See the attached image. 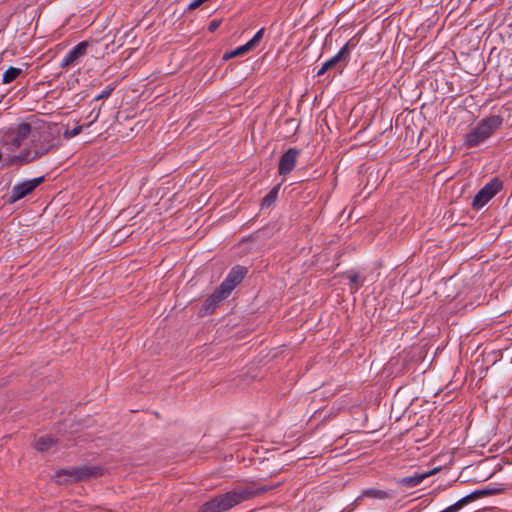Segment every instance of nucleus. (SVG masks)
Wrapping results in <instances>:
<instances>
[{
    "label": "nucleus",
    "mask_w": 512,
    "mask_h": 512,
    "mask_svg": "<svg viewBox=\"0 0 512 512\" xmlns=\"http://www.w3.org/2000/svg\"><path fill=\"white\" fill-rule=\"evenodd\" d=\"M246 273V268L240 265L234 266L218 288L229 296L232 290L244 279Z\"/></svg>",
    "instance_id": "6e6552de"
},
{
    "label": "nucleus",
    "mask_w": 512,
    "mask_h": 512,
    "mask_svg": "<svg viewBox=\"0 0 512 512\" xmlns=\"http://www.w3.org/2000/svg\"><path fill=\"white\" fill-rule=\"evenodd\" d=\"M55 442V439L51 436H42L35 442V448L38 451L44 452L49 450L55 444Z\"/></svg>",
    "instance_id": "4468645a"
},
{
    "label": "nucleus",
    "mask_w": 512,
    "mask_h": 512,
    "mask_svg": "<svg viewBox=\"0 0 512 512\" xmlns=\"http://www.w3.org/2000/svg\"><path fill=\"white\" fill-rule=\"evenodd\" d=\"M45 181V176H40L33 179H27L13 186L9 198L7 199L8 204H14L22 198L31 194L39 185Z\"/></svg>",
    "instance_id": "423d86ee"
},
{
    "label": "nucleus",
    "mask_w": 512,
    "mask_h": 512,
    "mask_svg": "<svg viewBox=\"0 0 512 512\" xmlns=\"http://www.w3.org/2000/svg\"><path fill=\"white\" fill-rule=\"evenodd\" d=\"M114 86H109L107 87L104 91H102L99 95H97L95 97V101H98V100H101V99H106L110 96V94L112 93V91L114 90Z\"/></svg>",
    "instance_id": "aec40b11"
},
{
    "label": "nucleus",
    "mask_w": 512,
    "mask_h": 512,
    "mask_svg": "<svg viewBox=\"0 0 512 512\" xmlns=\"http://www.w3.org/2000/svg\"><path fill=\"white\" fill-rule=\"evenodd\" d=\"M280 186L277 185L272 188L268 194L262 199L261 207L269 208L277 199L279 193Z\"/></svg>",
    "instance_id": "dca6fc26"
},
{
    "label": "nucleus",
    "mask_w": 512,
    "mask_h": 512,
    "mask_svg": "<svg viewBox=\"0 0 512 512\" xmlns=\"http://www.w3.org/2000/svg\"><path fill=\"white\" fill-rule=\"evenodd\" d=\"M233 51H234L235 57H236V56H240V54H239V52L237 51V49H234Z\"/></svg>",
    "instance_id": "c756f323"
},
{
    "label": "nucleus",
    "mask_w": 512,
    "mask_h": 512,
    "mask_svg": "<svg viewBox=\"0 0 512 512\" xmlns=\"http://www.w3.org/2000/svg\"><path fill=\"white\" fill-rule=\"evenodd\" d=\"M348 51L346 48H341L338 53L323 63L322 67L318 70L317 75L321 76L326 71L334 68L339 63H344V65L348 62Z\"/></svg>",
    "instance_id": "ddd939ff"
},
{
    "label": "nucleus",
    "mask_w": 512,
    "mask_h": 512,
    "mask_svg": "<svg viewBox=\"0 0 512 512\" xmlns=\"http://www.w3.org/2000/svg\"><path fill=\"white\" fill-rule=\"evenodd\" d=\"M394 495L390 491H384L376 488H368L364 489L361 494L355 499L354 504L356 506H360L363 504L364 500L366 498L369 499H378V500H385V499H392Z\"/></svg>",
    "instance_id": "9b49d317"
},
{
    "label": "nucleus",
    "mask_w": 512,
    "mask_h": 512,
    "mask_svg": "<svg viewBox=\"0 0 512 512\" xmlns=\"http://www.w3.org/2000/svg\"><path fill=\"white\" fill-rule=\"evenodd\" d=\"M482 490H483V492H491V495L497 494L499 492L498 489L489 488V487H485Z\"/></svg>",
    "instance_id": "bb28decb"
},
{
    "label": "nucleus",
    "mask_w": 512,
    "mask_h": 512,
    "mask_svg": "<svg viewBox=\"0 0 512 512\" xmlns=\"http://www.w3.org/2000/svg\"><path fill=\"white\" fill-rule=\"evenodd\" d=\"M82 130V127L81 126H77L75 128L72 129V131L70 132V136H76L78 135Z\"/></svg>",
    "instance_id": "a878e982"
},
{
    "label": "nucleus",
    "mask_w": 512,
    "mask_h": 512,
    "mask_svg": "<svg viewBox=\"0 0 512 512\" xmlns=\"http://www.w3.org/2000/svg\"><path fill=\"white\" fill-rule=\"evenodd\" d=\"M300 150L289 148L279 159L278 173L281 176L288 175L296 166Z\"/></svg>",
    "instance_id": "1a4fd4ad"
},
{
    "label": "nucleus",
    "mask_w": 512,
    "mask_h": 512,
    "mask_svg": "<svg viewBox=\"0 0 512 512\" xmlns=\"http://www.w3.org/2000/svg\"><path fill=\"white\" fill-rule=\"evenodd\" d=\"M228 296L221 291L219 288H217L203 303L201 309H200V315L206 316L212 314L218 304L226 299Z\"/></svg>",
    "instance_id": "9d476101"
},
{
    "label": "nucleus",
    "mask_w": 512,
    "mask_h": 512,
    "mask_svg": "<svg viewBox=\"0 0 512 512\" xmlns=\"http://www.w3.org/2000/svg\"><path fill=\"white\" fill-rule=\"evenodd\" d=\"M219 25H220V21H219V20L214 19V20H212V21L209 23L208 30H209L210 32H214V31H216V30H217V28L219 27Z\"/></svg>",
    "instance_id": "393cba45"
},
{
    "label": "nucleus",
    "mask_w": 512,
    "mask_h": 512,
    "mask_svg": "<svg viewBox=\"0 0 512 512\" xmlns=\"http://www.w3.org/2000/svg\"><path fill=\"white\" fill-rule=\"evenodd\" d=\"M204 2H206V0H193L189 6H188V10H194L196 8H198L201 4H203Z\"/></svg>",
    "instance_id": "b1692460"
},
{
    "label": "nucleus",
    "mask_w": 512,
    "mask_h": 512,
    "mask_svg": "<svg viewBox=\"0 0 512 512\" xmlns=\"http://www.w3.org/2000/svg\"><path fill=\"white\" fill-rule=\"evenodd\" d=\"M269 490L266 486L250 484L244 487H235L231 491L220 494L203 503L198 512H226L238 504H241Z\"/></svg>",
    "instance_id": "f03ea898"
},
{
    "label": "nucleus",
    "mask_w": 512,
    "mask_h": 512,
    "mask_svg": "<svg viewBox=\"0 0 512 512\" xmlns=\"http://www.w3.org/2000/svg\"><path fill=\"white\" fill-rule=\"evenodd\" d=\"M463 506H464V504L462 503V501L460 499L453 505L445 508L444 510H442L440 512H458Z\"/></svg>",
    "instance_id": "6ab92c4d"
},
{
    "label": "nucleus",
    "mask_w": 512,
    "mask_h": 512,
    "mask_svg": "<svg viewBox=\"0 0 512 512\" xmlns=\"http://www.w3.org/2000/svg\"><path fill=\"white\" fill-rule=\"evenodd\" d=\"M237 51L239 52L240 55H243L247 52H249L250 50H252V46L249 44V42H247L246 44L244 45H241L239 47L236 48Z\"/></svg>",
    "instance_id": "412c9836"
},
{
    "label": "nucleus",
    "mask_w": 512,
    "mask_h": 512,
    "mask_svg": "<svg viewBox=\"0 0 512 512\" xmlns=\"http://www.w3.org/2000/svg\"><path fill=\"white\" fill-rule=\"evenodd\" d=\"M347 278L350 280V282L355 283L357 285H362L360 283V276L357 273L351 272L347 275Z\"/></svg>",
    "instance_id": "4be33fe9"
},
{
    "label": "nucleus",
    "mask_w": 512,
    "mask_h": 512,
    "mask_svg": "<svg viewBox=\"0 0 512 512\" xmlns=\"http://www.w3.org/2000/svg\"><path fill=\"white\" fill-rule=\"evenodd\" d=\"M503 124V117L490 115L477 123L465 134L464 146L468 149L477 147L489 139Z\"/></svg>",
    "instance_id": "7ed1b4c3"
},
{
    "label": "nucleus",
    "mask_w": 512,
    "mask_h": 512,
    "mask_svg": "<svg viewBox=\"0 0 512 512\" xmlns=\"http://www.w3.org/2000/svg\"><path fill=\"white\" fill-rule=\"evenodd\" d=\"M32 133L29 123L10 128L0 140V163L3 168H20L41 159L59 147L58 132L48 127L32 134L30 146L19 150Z\"/></svg>",
    "instance_id": "f257e3e1"
},
{
    "label": "nucleus",
    "mask_w": 512,
    "mask_h": 512,
    "mask_svg": "<svg viewBox=\"0 0 512 512\" xmlns=\"http://www.w3.org/2000/svg\"><path fill=\"white\" fill-rule=\"evenodd\" d=\"M503 188V182L495 177L486 183L475 195L472 207L476 210L481 209L486 205L501 189Z\"/></svg>",
    "instance_id": "39448f33"
},
{
    "label": "nucleus",
    "mask_w": 512,
    "mask_h": 512,
    "mask_svg": "<svg viewBox=\"0 0 512 512\" xmlns=\"http://www.w3.org/2000/svg\"><path fill=\"white\" fill-rule=\"evenodd\" d=\"M264 32H265V28H261L260 30H258L256 32V34L248 41L249 44L252 46V48L254 49L256 46H258L259 42L261 41V39L263 38V35H264Z\"/></svg>",
    "instance_id": "a211bd4d"
},
{
    "label": "nucleus",
    "mask_w": 512,
    "mask_h": 512,
    "mask_svg": "<svg viewBox=\"0 0 512 512\" xmlns=\"http://www.w3.org/2000/svg\"><path fill=\"white\" fill-rule=\"evenodd\" d=\"M90 43L88 41H82L74 46L61 60V68L74 67L80 63L81 59L87 54Z\"/></svg>",
    "instance_id": "0eeeda50"
},
{
    "label": "nucleus",
    "mask_w": 512,
    "mask_h": 512,
    "mask_svg": "<svg viewBox=\"0 0 512 512\" xmlns=\"http://www.w3.org/2000/svg\"><path fill=\"white\" fill-rule=\"evenodd\" d=\"M357 43L353 39H350L342 48H346L348 51V59L350 58L351 51L356 47Z\"/></svg>",
    "instance_id": "5701e85b"
},
{
    "label": "nucleus",
    "mask_w": 512,
    "mask_h": 512,
    "mask_svg": "<svg viewBox=\"0 0 512 512\" xmlns=\"http://www.w3.org/2000/svg\"><path fill=\"white\" fill-rule=\"evenodd\" d=\"M23 70L16 67H9L2 76V81L4 84H9L16 80L21 74Z\"/></svg>",
    "instance_id": "2eb2a0df"
},
{
    "label": "nucleus",
    "mask_w": 512,
    "mask_h": 512,
    "mask_svg": "<svg viewBox=\"0 0 512 512\" xmlns=\"http://www.w3.org/2000/svg\"><path fill=\"white\" fill-rule=\"evenodd\" d=\"M437 471H438V468H434L427 472L415 473L412 476L402 477L397 480V484L399 486L405 487V488H414V487L420 485L424 479L435 474Z\"/></svg>",
    "instance_id": "f8f14e48"
},
{
    "label": "nucleus",
    "mask_w": 512,
    "mask_h": 512,
    "mask_svg": "<svg viewBox=\"0 0 512 512\" xmlns=\"http://www.w3.org/2000/svg\"><path fill=\"white\" fill-rule=\"evenodd\" d=\"M104 469L99 466H75L60 469L57 472V477L60 479L62 476H67V481H81L91 477H98L103 475Z\"/></svg>",
    "instance_id": "20e7f679"
},
{
    "label": "nucleus",
    "mask_w": 512,
    "mask_h": 512,
    "mask_svg": "<svg viewBox=\"0 0 512 512\" xmlns=\"http://www.w3.org/2000/svg\"><path fill=\"white\" fill-rule=\"evenodd\" d=\"M99 116V112L96 113L95 117L93 118L92 122L96 121Z\"/></svg>",
    "instance_id": "c85d7f7f"
},
{
    "label": "nucleus",
    "mask_w": 512,
    "mask_h": 512,
    "mask_svg": "<svg viewBox=\"0 0 512 512\" xmlns=\"http://www.w3.org/2000/svg\"><path fill=\"white\" fill-rule=\"evenodd\" d=\"M490 495H491V492H483L482 489L475 490L472 493L461 498V501L464 505H466L467 503H469L471 501H474V500L482 498V497L490 496Z\"/></svg>",
    "instance_id": "f3484780"
},
{
    "label": "nucleus",
    "mask_w": 512,
    "mask_h": 512,
    "mask_svg": "<svg viewBox=\"0 0 512 512\" xmlns=\"http://www.w3.org/2000/svg\"><path fill=\"white\" fill-rule=\"evenodd\" d=\"M233 57H235V54H234V51L232 50V51H230L228 53H225L224 56H223V59L224 60H228V59L233 58Z\"/></svg>",
    "instance_id": "cd10ccee"
}]
</instances>
